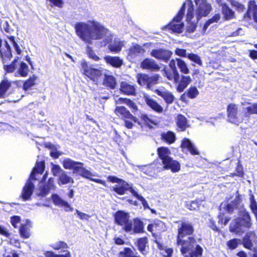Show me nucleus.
<instances>
[{
	"instance_id": "46",
	"label": "nucleus",
	"mask_w": 257,
	"mask_h": 257,
	"mask_svg": "<svg viewBox=\"0 0 257 257\" xmlns=\"http://www.w3.org/2000/svg\"><path fill=\"white\" fill-rule=\"evenodd\" d=\"M51 198L53 201V202L55 205L58 206L59 207H62L63 205L66 201L63 200L58 195L56 194H52L51 196Z\"/></svg>"
},
{
	"instance_id": "18",
	"label": "nucleus",
	"mask_w": 257,
	"mask_h": 257,
	"mask_svg": "<svg viewBox=\"0 0 257 257\" xmlns=\"http://www.w3.org/2000/svg\"><path fill=\"white\" fill-rule=\"evenodd\" d=\"M141 67L144 69L151 71H159L160 69L157 63L153 59L146 58L141 63Z\"/></svg>"
},
{
	"instance_id": "56",
	"label": "nucleus",
	"mask_w": 257,
	"mask_h": 257,
	"mask_svg": "<svg viewBox=\"0 0 257 257\" xmlns=\"http://www.w3.org/2000/svg\"><path fill=\"white\" fill-rule=\"evenodd\" d=\"M49 190L45 185L40 187L39 192L37 193V196L41 197H45L49 194Z\"/></svg>"
},
{
	"instance_id": "55",
	"label": "nucleus",
	"mask_w": 257,
	"mask_h": 257,
	"mask_svg": "<svg viewBox=\"0 0 257 257\" xmlns=\"http://www.w3.org/2000/svg\"><path fill=\"white\" fill-rule=\"evenodd\" d=\"M20 232L21 236L24 238H27L30 236L29 229L27 225H23L20 229Z\"/></svg>"
},
{
	"instance_id": "41",
	"label": "nucleus",
	"mask_w": 257,
	"mask_h": 257,
	"mask_svg": "<svg viewBox=\"0 0 257 257\" xmlns=\"http://www.w3.org/2000/svg\"><path fill=\"white\" fill-rule=\"evenodd\" d=\"M199 94V91L196 87H191L185 93L181 96L183 98L185 95L191 99L196 98Z\"/></svg>"
},
{
	"instance_id": "63",
	"label": "nucleus",
	"mask_w": 257,
	"mask_h": 257,
	"mask_svg": "<svg viewBox=\"0 0 257 257\" xmlns=\"http://www.w3.org/2000/svg\"><path fill=\"white\" fill-rule=\"evenodd\" d=\"M76 213L77 214V215L79 216V217L81 220H88L89 218L91 217L90 215H89L87 214L81 212L80 211H79L78 210H76Z\"/></svg>"
},
{
	"instance_id": "30",
	"label": "nucleus",
	"mask_w": 257,
	"mask_h": 257,
	"mask_svg": "<svg viewBox=\"0 0 257 257\" xmlns=\"http://www.w3.org/2000/svg\"><path fill=\"white\" fill-rule=\"evenodd\" d=\"M156 243L157 245V247L160 249L161 254L164 257H170L172 255L173 251L172 248L164 246L159 241L156 240Z\"/></svg>"
},
{
	"instance_id": "33",
	"label": "nucleus",
	"mask_w": 257,
	"mask_h": 257,
	"mask_svg": "<svg viewBox=\"0 0 257 257\" xmlns=\"http://www.w3.org/2000/svg\"><path fill=\"white\" fill-rule=\"evenodd\" d=\"M5 48L0 49V56L4 61L12 57L11 49L9 44L6 41L5 42Z\"/></svg>"
},
{
	"instance_id": "38",
	"label": "nucleus",
	"mask_w": 257,
	"mask_h": 257,
	"mask_svg": "<svg viewBox=\"0 0 257 257\" xmlns=\"http://www.w3.org/2000/svg\"><path fill=\"white\" fill-rule=\"evenodd\" d=\"M176 122L177 126L181 131H184L187 126L186 118L182 114L177 116Z\"/></svg>"
},
{
	"instance_id": "42",
	"label": "nucleus",
	"mask_w": 257,
	"mask_h": 257,
	"mask_svg": "<svg viewBox=\"0 0 257 257\" xmlns=\"http://www.w3.org/2000/svg\"><path fill=\"white\" fill-rule=\"evenodd\" d=\"M244 116L249 117L252 114H257V103H253L244 108Z\"/></svg>"
},
{
	"instance_id": "43",
	"label": "nucleus",
	"mask_w": 257,
	"mask_h": 257,
	"mask_svg": "<svg viewBox=\"0 0 257 257\" xmlns=\"http://www.w3.org/2000/svg\"><path fill=\"white\" fill-rule=\"evenodd\" d=\"M118 101L120 103L126 104L128 107L132 109L133 112H135L138 110L136 104L130 99L119 98Z\"/></svg>"
},
{
	"instance_id": "45",
	"label": "nucleus",
	"mask_w": 257,
	"mask_h": 257,
	"mask_svg": "<svg viewBox=\"0 0 257 257\" xmlns=\"http://www.w3.org/2000/svg\"><path fill=\"white\" fill-rule=\"evenodd\" d=\"M138 253H134V251L130 248H125L124 250L120 252L121 257H140L137 255Z\"/></svg>"
},
{
	"instance_id": "54",
	"label": "nucleus",
	"mask_w": 257,
	"mask_h": 257,
	"mask_svg": "<svg viewBox=\"0 0 257 257\" xmlns=\"http://www.w3.org/2000/svg\"><path fill=\"white\" fill-rule=\"evenodd\" d=\"M36 77H33L30 78L28 80L25 82L23 85V88L27 90L30 87L33 86L35 84Z\"/></svg>"
},
{
	"instance_id": "58",
	"label": "nucleus",
	"mask_w": 257,
	"mask_h": 257,
	"mask_svg": "<svg viewBox=\"0 0 257 257\" xmlns=\"http://www.w3.org/2000/svg\"><path fill=\"white\" fill-rule=\"evenodd\" d=\"M45 255L46 257H70L71 256L70 252L68 251L65 254L61 255L55 254L52 251H47L45 253Z\"/></svg>"
},
{
	"instance_id": "28",
	"label": "nucleus",
	"mask_w": 257,
	"mask_h": 257,
	"mask_svg": "<svg viewBox=\"0 0 257 257\" xmlns=\"http://www.w3.org/2000/svg\"><path fill=\"white\" fill-rule=\"evenodd\" d=\"M74 182V179L71 176H69L67 173L65 171L58 178V184L60 186L69 183L73 184Z\"/></svg>"
},
{
	"instance_id": "19",
	"label": "nucleus",
	"mask_w": 257,
	"mask_h": 257,
	"mask_svg": "<svg viewBox=\"0 0 257 257\" xmlns=\"http://www.w3.org/2000/svg\"><path fill=\"white\" fill-rule=\"evenodd\" d=\"M127 57L130 59H133L144 54L145 49L140 45L135 44L127 50Z\"/></svg>"
},
{
	"instance_id": "24",
	"label": "nucleus",
	"mask_w": 257,
	"mask_h": 257,
	"mask_svg": "<svg viewBox=\"0 0 257 257\" xmlns=\"http://www.w3.org/2000/svg\"><path fill=\"white\" fill-rule=\"evenodd\" d=\"M107 64L116 68H119L122 65L123 60L119 57L107 56L104 58Z\"/></svg>"
},
{
	"instance_id": "2",
	"label": "nucleus",
	"mask_w": 257,
	"mask_h": 257,
	"mask_svg": "<svg viewBox=\"0 0 257 257\" xmlns=\"http://www.w3.org/2000/svg\"><path fill=\"white\" fill-rule=\"evenodd\" d=\"M75 29L77 36L87 43H91L92 40L103 39L108 44L112 39L110 32L96 21L77 23Z\"/></svg>"
},
{
	"instance_id": "48",
	"label": "nucleus",
	"mask_w": 257,
	"mask_h": 257,
	"mask_svg": "<svg viewBox=\"0 0 257 257\" xmlns=\"http://www.w3.org/2000/svg\"><path fill=\"white\" fill-rule=\"evenodd\" d=\"M131 193L138 200L142 202V203L145 208H149V204L143 196L139 195L134 189H132L131 190Z\"/></svg>"
},
{
	"instance_id": "9",
	"label": "nucleus",
	"mask_w": 257,
	"mask_h": 257,
	"mask_svg": "<svg viewBox=\"0 0 257 257\" xmlns=\"http://www.w3.org/2000/svg\"><path fill=\"white\" fill-rule=\"evenodd\" d=\"M81 69L84 75L89 77L96 84L98 83L102 78L104 75L101 68H95L88 66L86 62H83L81 65Z\"/></svg>"
},
{
	"instance_id": "44",
	"label": "nucleus",
	"mask_w": 257,
	"mask_h": 257,
	"mask_svg": "<svg viewBox=\"0 0 257 257\" xmlns=\"http://www.w3.org/2000/svg\"><path fill=\"white\" fill-rule=\"evenodd\" d=\"M79 165L76 161H74L69 158L64 160L63 162V167L66 169L73 170L75 165Z\"/></svg>"
},
{
	"instance_id": "16",
	"label": "nucleus",
	"mask_w": 257,
	"mask_h": 257,
	"mask_svg": "<svg viewBox=\"0 0 257 257\" xmlns=\"http://www.w3.org/2000/svg\"><path fill=\"white\" fill-rule=\"evenodd\" d=\"M79 165H75L73 170V174H77L85 178H89L90 176H95L90 171L84 167V164L82 162H77Z\"/></svg>"
},
{
	"instance_id": "6",
	"label": "nucleus",
	"mask_w": 257,
	"mask_h": 257,
	"mask_svg": "<svg viewBox=\"0 0 257 257\" xmlns=\"http://www.w3.org/2000/svg\"><path fill=\"white\" fill-rule=\"evenodd\" d=\"M45 169L44 162H37L35 167L33 169L30 178L23 188L21 197L24 201L28 200L30 199L34 188V184L32 182L33 180H36L37 174H42Z\"/></svg>"
},
{
	"instance_id": "21",
	"label": "nucleus",
	"mask_w": 257,
	"mask_h": 257,
	"mask_svg": "<svg viewBox=\"0 0 257 257\" xmlns=\"http://www.w3.org/2000/svg\"><path fill=\"white\" fill-rule=\"evenodd\" d=\"M154 92L158 95L161 96L168 104H171L174 101L175 97L171 92L166 90L163 88L160 89H156L154 90Z\"/></svg>"
},
{
	"instance_id": "53",
	"label": "nucleus",
	"mask_w": 257,
	"mask_h": 257,
	"mask_svg": "<svg viewBox=\"0 0 257 257\" xmlns=\"http://www.w3.org/2000/svg\"><path fill=\"white\" fill-rule=\"evenodd\" d=\"M220 19L219 14H215L212 18L209 19L204 24L203 29H206L211 24L217 22Z\"/></svg>"
},
{
	"instance_id": "25",
	"label": "nucleus",
	"mask_w": 257,
	"mask_h": 257,
	"mask_svg": "<svg viewBox=\"0 0 257 257\" xmlns=\"http://www.w3.org/2000/svg\"><path fill=\"white\" fill-rule=\"evenodd\" d=\"M120 91L127 95H135L136 87L126 82H122L120 84Z\"/></svg>"
},
{
	"instance_id": "3",
	"label": "nucleus",
	"mask_w": 257,
	"mask_h": 257,
	"mask_svg": "<svg viewBox=\"0 0 257 257\" xmlns=\"http://www.w3.org/2000/svg\"><path fill=\"white\" fill-rule=\"evenodd\" d=\"M186 8H187V21L190 22L194 18L193 2L191 0H186L183 4L177 15L168 26V29L172 30L173 32L181 33L183 32L184 24L181 22V21L184 15L185 10Z\"/></svg>"
},
{
	"instance_id": "59",
	"label": "nucleus",
	"mask_w": 257,
	"mask_h": 257,
	"mask_svg": "<svg viewBox=\"0 0 257 257\" xmlns=\"http://www.w3.org/2000/svg\"><path fill=\"white\" fill-rule=\"evenodd\" d=\"M45 186L50 191L55 190L56 186L54 184V178H50Z\"/></svg>"
},
{
	"instance_id": "52",
	"label": "nucleus",
	"mask_w": 257,
	"mask_h": 257,
	"mask_svg": "<svg viewBox=\"0 0 257 257\" xmlns=\"http://www.w3.org/2000/svg\"><path fill=\"white\" fill-rule=\"evenodd\" d=\"M51 246L52 248L56 250L67 248L68 247L67 244L62 241H59L58 242L52 243Z\"/></svg>"
},
{
	"instance_id": "51",
	"label": "nucleus",
	"mask_w": 257,
	"mask_h": 257,
	"mask_svg": "<svg viewBox=\"0 0 257 257\" xmlns=\"http://www.w3.org/2000/svg\"><path fill=\"white\" fill-rule=\"evenodd\" d=\"M28 72L29 68L28 65L26 63L22 62L19 69V74L21 75V76L25 77L28 75Z\"/></svg>"
},
{
	"instance_id": "10",
	"label": "nucleus",
	"mask_w": 257,
	"mask_h": 257,
	"mask_svg": "<svg viewBox=\"0 0 257 257\" xmlns=\"http://www.w3.org/2000/svg\"><path fill=\"white\" fill-rule=\"evenodd\" d=\"M196 4L197 9L194 13L193 11L194 17L195 16L196 19L193 20L192 23H197L199 20L203 17H206L210 12L212 10L211 6L208 3L206 0H194Z\"/></svg>"
},
{
	"instance_id": "49",
	"label": "nucleus",
	"mask_w": 257,
	"mask_h": 257,
	"mask_svg": "<svg viewBox=\"0 0 257 257\" xmlns=\"http://www.w3.org/2000/svg\"><path fill=\"white\" fill-rule=\"evenodd\" d=\"M51 171L54 176L59 177L64 172V170H63L59 165L52 164Z\"/></svg>"
},
{
	"instance_id": "15",
	"label": "nucleus",
	"mask_w": 257,
	"mask_h": 257,
	"mask_svg": "<svg viewBox=\"0 0 257 257\" xmlns=\"http://www.w3.org/2000/svg\"><path fill=\"white\" fill-rule=\"evenodd\" d=\"M115 112L116 114L122 119H128L135 122L140 123L138 121V118L133 116L124 106H117L115 109Z\"/></svg>"
},
{
	"instance_id": "61",
	"label": "nucleus",
	"mask_w": 257,
	"mask_h": 257,
	"mask_svg": "<svg viewBox=\"0 0 257 257\" xmlns=\"http://www.w3.org/2000/svg\"><path fill=\"white\" fill-rule=\"evenodd\" d=\"M227 246L230 249H235L237 247L238 245V239H233L229 240L227 242Z\"/></svg>"
},
{
	"instance_id": "62",
	"label": "nucleus",
	"mask_w": 257,
	"mask_h": 257,
	"mask_svg": "<svg viewBox=\"0 0 257 257\" xmlns=\"http://www.w3.org/2000/svg\"><path fill=\"white\" fill-rule=\"evenodd\" d=\"M17 62V60L15 59L13 61L12 64L5 66L6 70L8 72H13L17 67L16 65V63Z\"/></svg>"
},
{
	"instance_id": "20",
	"label": "nucleus",
	"mask_w": 257,
	"mask_h": 257,
	"mask_svg": "<svg viewBox=\"0 0 257 257\" xmlns=\"http://www.w3.org/2000/svg\"><path fill=\"white\" fill-rule=\"evenodd\" d=\"M112 189L117 194L119 195H123L126 191H130L131 193V190L134 189L132 188L131 185H130L126 182L123 181L120 183L113 186Z\"/></svg>"
},
{
	"instance_id": "26",
	"label": "nucleus",
	"mask_w": 257,
	"mask_h": 257,
	"mask_svg": "<svg viewBox=\"0 0 257 257\" xmlns=\"http://www.w3.org/2000/svg\"><path fill=\"white\" fill-rule=\"evenodd\" d=\"M181 147L183 148H187L188 151L193 155H198L199 153L194 144L188 139L183 140Z\"/></svg>"
},
{
	"instance_id": "47",
	"label": "nucleus",
	"mask_w": 257,
	"mask_h": 257,
	"mask_svg": "<svg viewBox=\"0 0 257 257\" xmlns=\"http://www.w3.org/2000/svg\"><path fill=\"white\" fill-rule=\"evenodd\" d=\"M187 58L199 66H202L201 58L198 55L194 53H188L187 54Z\"/></svg>"
},
{
	"instance_id": "64",
	"label": "nucleus",
	"mask_w": 257,
	"mask_h": 257,
	"mask_svg": "<svg viewBox=\"0 0 257 257\" xmlns=\"http://www.w3.org/2000/svg\"><path fill=\"white\" fill-rule=\"evenodd\" d=\"M187 207L191 210H195L199 208L198 203L196 201H193L190 203L187 204Z\"/></svg>"
},
{
	"instance_id": "31",
	"label": "nucleus",
	"mask_w": 257,
	"mask_h": 257,
	"mask_svg": "<svg viewBox=\"0 0 257 257\" xmlns=\"http://www.w3.org/2000/svg\"><path fill=\"white\" fill-rule=\"evenodd\" d=\"M148 243V239L147 237H142L138 239L137 245L138 249L144 255H146L148 251L146 249V246Z\"/></svg>"
},
{
	"instance_id": "32",
	"label": "nucleus",
	"mask_w": 257,
	"mask_h": 257,
	"mask_svg": "<svg viewBox=\"0 0 257 257\" xmlns=\"http://www.w3.org/2000/svg\"><path fill=\"white\" fill-rule=\"evenodd\" d=\"M144 226L143 221L137 218L134 219L133 223V232L136 233H143L144 232Z\"/></svg>"
},
{
	"instance_id": "1",
	"label": "nucleus",
	"mask_w": 257,
	"mask_h": 257,
	"mask_svg": "<svg viewBox=\"0 0 257 257\" xmlns=\"http://www.w3.org/2000/svg\"><path fill=\"white\" fill-rule=\"evenodd\" d=\"M242 205L239 195L230 203H221L220 205V208H223L230 214L233 213L235 210H239V216L234 219L229 225V231L238 235H242L252 225L251 217L248 212L241 208Z\"/></svg>"
},
{
	"instance_id": "34",
	"label": "nucleus",
	"mask_w": 257,
	"mask_h": 257,
	"mask_svg": "<svg viewBox=\"0 0 257 257\" xmlns=\"http://www.w3.org/2000/svg\"><path fill=\"white\" fill-rule=\"evenodd\" d=\"M103 84L107 87H109L111 89H114L116 86L115 78L112 75L104 74Z\"/></svg>"
},
{
	"instance_id": "37",
	"label": "nucleus",
	"mask_w": 257,
	"mask_h": 257,
	"mask_svg": "<svg viewBox=\"0 0 257 257\" xmlns=\"http://www.w3.org/2000/svg\"><path fill=\"white\" fill-rule=\"evenodd\" d=\"M161 138L163 140L169 144L174 143L176 139L175 134L172 132L163 133L161 135Z\"/></svg>"
},
{
	"instance_id": "35",
	"label": "nucleus",
	"mask_w": 257,
	"mask_h": 257,
	"mask_svg": "<svg viewBox=\"0 0 257 257\" xmlns=\"http://www.w3.org/2000/svg\"><path fill=\"white\" fill-rule=\"evenodd\" d=\"M164 223L161 220H156L154 223L149 224L148 226L147 229L148 230L153 232L154 231H161L162 228H160V227L162 228L164 226Z\"/></svg>"
},
{
	"instance_id": "4",
	"label": "nucleus",
	"mask_w": 257,
	"mask_h": 257,
	"mask_svg": "<svg viewBox=\"0 0 257 257\" xmlns=\"http://www.w3.org/2000/svg\"><path fill=\"white\" fill-rule=\"evenodd\" d=\"M164 76L169 80L173 81L177 85V90L179 92H183L188 85L192 82L189 76L180 75L177 69L175 66L174 61L170 64V69H164Z\"/></svg>"
},
{
	"instance_id": "39",
	"label": "nucleus",
	"mask_w": 257,
	"mask_h": 257,
	"mask_svg": "<svg viewBox=\"0 0 257 257\" xmlns=\"http://www.w3.org/2000/svg\"><path fill=\"white\" fill-rule=\"evenodd\" d=\"M46 147L51 150L50 153L51 156L55 159L58 158L60 156L62 155V152L57 151V146L51 143H47Z\"/></svg>"
},
{
	"instance_id": "29",
	"label": "nucleus",
	"mask_w": 257,
	"mask_h": 257,
	"mask_svg": "<svg viewBox=\"0 0 257 257\" xmlns=\"http://www.w3.org/2000/svg\"><path fill=\"white\" fill-rule=\"evenodd\" d=\"M123 45V41L115 40L113 43L108 45V48L111 52L118 53L121 50Z\"/></svg>"
},
{
	"instance_id": "12",
	"label": "nucleus",
	"mask_w": 257,
	"mask_h": 257,
	"mask_svg": "<svg viewBox=\"0 0 257 257\" xmlns=\"http://www.w3.org/2000/svg\"><path fill=\"white\" fill-rule=\"evenodd\" d=\"M227 113L228 120L231 123L238 125L242 122L243 115L240 113L238 106L234 103H230L227 106Z\"/></svg>"
},
{
	"instance_id": "11",
	"label": "nucleus",
	"mask_w": 257,
	"mask_h": 257,
	"mask_svg": "<svg viewBox=\"0 0 257 257\" xmlns=\"http://www.w3.org/2000/svg\"><path fill=\"white\" fill-rule=\"evenodd\" d=\"M160 75L154 74L149 75L147 74H138L137 75V82L142 86L147 89L153 90V86L158 84Z\"/></svg>"
},
{
	"instance_id": "22",
	"label": "nucleus",
	"mask_w": 257,
	"mask_h": 257,
	"mask_svg": "<svg viewBox=\"0 0 257 257\" xmlns=\"http://www.w3.org/2000/svg\"><path fill=\"white\" fill-rule=\"evenodd\" d=\"M244 17L249 20L252 18L255 22H257V5L254 1H250L249 3L248 10Z\"/></svg>"
},
{
	"instance_id": "7",
	"label": "nucleus",
	"mask_w": 257,
	"mask_h": 257,
	"mask_svg": "<svg viewBox=\"0 0 257 257\" xmlns=\"http://www.w3.org/2000/svg\"><path fill=\"white\" fill-rule=\"evenodd\" d=\"M157 152L159 158L162 160L164 169L171 170L174 173L180 171V163L170 157V155L171 154V152L168 148H159L157 149Z\"/></svg>"
},
{
	"instance_id": "57",
	"label": "nucleus",
	"mask_w": 257,
	"mask_h": 257,
	"mask_svg": "<svg viewBox=\"0 0 257 257\" xmlns=\"http://www.w3.org/2000/svg\"><path fill=\"white\" fill-rule=\"evenodd\" d=\"M230 217L225 216L223 214H220L218 215V223L225 225L230 220Z\"/></svg>"
},
{
	"instance_id": "8",
	"label": "nucleus",
	"mask_w": 257,
	"mask_h": 257,
	"mask_svg": "<svg viewBox=\"0 0 257 257\" xmlns=\"http://www.w3.org/2000/svg\"><path fill=\"white\" fill-rule=\"evenodd\" d=\"M115 222L122 227L125 232H131L133 230V221L130 220V215L123 211H117L114 215Z\"/></svg>"
},
{
	"instance_id": "23",
	"label": "nucleus",
	"mask_w": 257,
	"mask_h": 257,
	"mask_svg": "<svg viewBox=\"0 0 257 257\" xmlns=\"http://www.w3.org/2000/svg\"><path fill=\"white\" fill-rule=\"evenodd\" d=\"M174 61L175 63V66L177 68L176 66H178L179 69H180V72L184 74H188L190 72L189 69L188 67L187 64L185 63L184 61L180 59V58H176V59H172L170 61L169 66V69H170V64L172 62Z\"/></svg>"
},
{
	"instance_id": "50",
	"label": "nucleus",
	"mask_w": 257,
	"mask_h": 257,
	"mask_svg": "<svg viewBox=\"0 0 257 257\" xmlns=\"http://www.w3.org/2000/svg\"><path fill=\"white\" fill-rule=\"evenodd\" d=\"M250 204L249 207L253 214L257 213V202H256L254 195L250 194L249 197Z\"/></svg>"
},
{
	"instance_id": "36",
	"label": "nucleus",
	"mask_w": 257,
	"mask_h": 257,
	"mask_svg": "<svg viewBox=\"0 0 257 257\" xmlns=\"http://www.w3.org/2000/svg\"><path fill=\"white\" fill-rule=\"evenodd\" d=\"M222 13L225 20H230L234 17V13L227 5H224L222 8Z\"/></svg>"
},
{
	"instance_id": "27",
	"label": "nucleus",
	"mask_w": 257,
	"mask_h": 257,
	"mask_svg": "<svg viewBox=\"0 0 257 257\" xmlns=\"http://www.w3.org/2000/svg\"><path fill=\"white\" fill-rule=\"evenodd\" d=\"M145 101L152 109L158 112H162L163 111V107L156 101L149 96L145 97Z\"/></svg>"
},
{
	"instance_id": "13",
	"label": "nucleus",
	"mask_w": 257,
	"mask_h": 257,
	"mask_svg": "<svg viewBox=\"0 0 257 257\" xmlns=\"http://www.w3.org/2000/svg\"><path fill=\"white\" fill-rule=\"evenodd\" d=\"M194 232L192 224L188 221H180L178 228L177 239H181L186 236L191 235Z\"/></svg>"
},
{
	"instance_id": "40",
	"label": "nucleus",
	"mask_w": 257,
	"mask_h": 257,
	"mask_svg": "<svg viewBox=\"0 0 257 257\" xmlns=\"http://www.w3.org/2000/svg\"><path fill=\"white\" fill-rule=\"evenodd\" d=\"M11 84L7 79H4L0 83V97H4V95L11 86Z\"/></svg>"
},
{
	"instance_id": "14",
	"label": "nucleus",
	"mask_w": 257,
	"mask_h": 257,
	"mask_svg": "<svg viewBox=\"0 0 257 257\" xmlns=\"http://www.w3.org/2000/svg\"><path fill=\"white\" fill-rule=\"evenodd\" d=\"M172 52L168 50L164 49H153L151 52V55L157 59L167 62L171 58Z\"/></svg>"
},
{
	"instance_id": "5",
	"label": "nucleus",
	"mask_w": 257,
	"mask_h": 257,
	"mask_svg": "<svg viewBox=\"0 0 257 257\" xmlns=\"http://www.w3.org/2000/svg\"><path fill=\"white\" fill-rule=\"evenodd\" d=\"M177 243L181 246V251L185 257H198L202 255L203 249L196 244L194 237H188L187 239H177Z\"/></svg>"
},
{
	"instance_id": "17",
	"label": "nucleus",
	"mask_w": 257,
	"mask_h": 257,
	"mask_svg": "<svg viewBox=\"0 0 257 257\" xmlns=\"http://www.w3.org/2000/svg\"><path fill=\"white\" fill-rule=\"evenodd\" d=\"M256 242V234L254 231L247 232L243 238V244L245 247L252 250L253 243Z\"/></svg>"
},
{
	"instance_id": "60",
	"label": "nucleus",
	"mask_w": 257,
	"mask_h": 257,
	"mask_svg": "<svg viewBox=\"0 0 257 257\" xmlns=\"http://www.w3.org/2000/svg\"><path fill=\"white\" fill-rule=\"evenodd\" d=\"M141 119L146 123V124L150 128L152 126V124H154V121L151 119L146 114H142Z\"/></svg>"
}]
</instances>
